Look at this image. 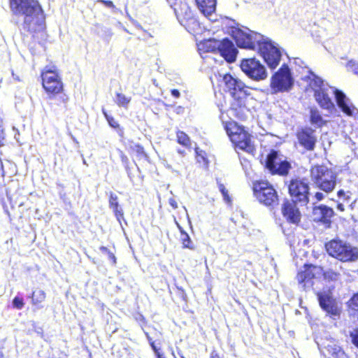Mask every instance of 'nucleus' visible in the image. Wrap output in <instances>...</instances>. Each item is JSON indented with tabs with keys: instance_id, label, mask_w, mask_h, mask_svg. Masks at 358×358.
Masks as SVG:
<instances>
[{
	"instance_id": "ea45409f",
	"label": "nucleus",
	"mask_w": 358,
	"mask_h": 358,
	"mask_svg": "<svg viewBox=\"0 0 358 358\" xmlns=\"http://www.w3.org/2000/svg\"><path fill=\"white\" fill-rule=\"evenodd\" d=\"M171 94L174 98H179L180 96V93L178 90L173 89L171 90Z\"/></svg>"
},
{
	"instance_id": "c03bdc74",
	"label": "nucleus",
	"mask_w": 358,
	"mask_h": 358,
	"mask_svg": "<svg viewBox=\"0 0 358 358\" xmlns=\"http://www.w3.org/2000/svg\"><path fill=\"white\" fill-rule=\"evenodd\" d=\"M99 250H100V251H101V252H103V253H106V254H107V255H108V253L110 252V250H109L106 247H105V246H101V247L99 248Z\"/></svg>"
},
{
	"instance_id": "aec40b11",
	"label": "nucleus",
	"mask_w": 358,
	"mask_h": 358,
	"mask_svg": "<svg viewBox=\"0 0 358 358\" xmlns=\"http://www.w3.org/2000/svg\"><path fill=\"white\" fill-rule=\"evenodd\" d=\"M320 349L327 358H344L345 357V354L338 345V341L333 338L323 341Z\"/></svg>"
},
{
	"instance_id": "412c9836",
	"label": "nucleus",
	"mask_w": 358,
	"mask_h": 358,
	"mask_svg": "<svg viewBox=\"0 0 358 358\" xmlns=\"http://www.w3.org/2000/svg\"><path fill=\"white\" fill-rule=\"evenodd\" d=\"M297 203L285 200L282 205L283 217L290 223L297 224L301 220V213L296 206Z\"/></svg>"
},
{
	"instance_id": "37998d69",
	"label": "nucleus",
	"mask_w": 358,
	"mask_h": 358,
	"mask_svg": "<svg viewBox=\"0 0 358 358\" xmlns=\"http://www.w3.org/2000/svg\"><path fill=\"white\" fill-rule=\"evenodd\" d=\"M152 349L153 350V351L155 352V355H157L159 354L160 352H159V350L156 347V345H155V342H150V343Z\"/></svg>"
},
{
	"instance_id": "20e7f679",
	"label": "nucleus",
	"mask_w": 358,
	"mask_h": 358,
	"mask_svg": "<svg viewBox=\"0 0 358 358\" xmlns=\"http://www.w3.org/2000/svg\"><path fill=\"white\" fill-rule=\"evenodd\" d=\"M223 88L229 93L234 101L231 103L234 109L245 106V100L248 93V87L241 80L230 74H225L222 78Z\"/></svg>"
},
{
	"instance_id": "2f4dec72",
	"label": "nucleus",
	"mask_w": 358,
	"mask_h": 358,
	"mask_svg": "<svg viewBox=\"0 0 358 358\" xmlns=\"http://www.w3.org/2000/svg\"><path fill=\"white\" fill-rule=\"evenodd\" d=\"M348 71H352L354 74L358 76V62L355 60H350L347 64Z\"/></svg>"
},
{
	"instance_id": "603ef678",
	"label": "nucleus",
	"mask_w": 358,
	"mask_h": 358,
	"mask_svg": "<svg viewBox=\"0 0 358 358\" xmlns=\"http://www.w3.org/2000/svg\"><path fill=\"white\" fill-rule=\"evenodd\" d=\"M12 76H13V79H14V80H17V81H19V80H20L19 77H18L17 76H16V75L14 73V72H13V71H12Z\"/></svg>"
},
{
	"instance_id": "2eb2a0df",
	"label": "nucleus",
	"mask_w": 358,
	"mask_h": 358,
	"mask_svg": "<svg viewBox=\"0 0 358 358\" xmlns=\"http://www.w3.org/2000/svg\"><path fill=\"white\" fill-rule=\"evenodd\" d=\"M266 168L272 174L286 176L291 168L289 162L282 160L275 150H271L266 158Z\"/></svg>"
},
{
	"instance_id": "423d86ee",
	"label": "nucleus",
	"mask_w": 358,
	"mask_h": 358,
	"mask_svg": "<svg viewBox=\"0 0 358 358\" xmlns=\"http://www.w3.org/2000/svg\"><path fill=\"white\" fill-rule=\"evenodd\" d=\"M328 254L342 262H355L358 260V248L349 243L334 239L325 245Z\"/></svg>"
},
{
	"instance_id": "09e8293b",
	"label": "nucleus",
	"mask_w": 358,
	"mask_h": 358,
	"mask_svg": "<svg viewBox=\"0 0 358 358\" xmlns=\"http://www.w3.org/2000/svg\"><path fill=\"white\" fill-rule=\"evenodd\" d=\"M337 208L338 210H339L340 211H343L345 210L344 208V206L342 204V203H338L337 205Z\"/></svg>"
},
{
	"instance_id": "1a4fd4ad",
	"label": "nucleus",
	"mask_w": 358,
	"mask_h": 358,
	"mask_svg": "<svg viewBox=\"0 0 358 358\" xmlns=\"http://www.w3.org/2000/svg\"><path fill=\"white\" fill-rule=\"evenodd\" d=\"M294 85V78L288 66L284 64L271 78V94L289 92Z\"/></svg>"
},
{
	"instance_id": "13d9d810",
	"label": "nucleus",
	"mask_w": 358,
	"mask_h": 358,
	"mask_svg": "<svg viewBox=\"0 0 358 358\" xmlns=\"http://www.w3.org/2000/svg\"><path fill=\"white\" fill-rule=\"evenodd\" d=\"M178 152L180 154H181V155H182V154L184 153V151L180 150H178Z\"/></svg>"
},
{
	"instance_id": "cd10ccee",
	"label": "nucleus",
	"mask_w": 358,
	"mask_h": 358,
	"mask_svg": "<svg viewBox=\"0 0 358 358\" xmlns=\"http://www.w3.org/2000/svg\"><path fill=\"white\" fill-rule=\"evenodd\" d=\"M180 239L183 245V248H189L190 250L194 249V245L187 233H183V235L180 236Z\"/></svg>"
},
{
	"instance_id": "58836bf2",
	"label": "nucleus",
	"mask_w": 358,
	"mask_h": 358,
	"mask_svg": "<svg viewBox=\"0 0 358 358\" xmlns=\"http://www.w3.org/2000/svg\"><path fill=\"white\" fill-rule=\"evenodd\" d=\"M169 203L173 209H176L178 208V203L173 198H170L169 199Z\"/></svg>"
},
{
	"instance_id": "4d7b16f0",
	"label": "nucleus",
	"mask_w": 358,
	"mask_h": 358,
	"mask_svg": "<svg viewBox=\"0 0 358 358\" xmlns=\"http://www.w3.org/2000/svg\"><path fill=\"white\" fill-rule=\"evenodd\" d=\"M1 169H2V173L3 175L4 174V171H3V163L1 162Z\"/></svg>"
},
{
	"instance_id": "0eeeda50",
	"label": "nucleus",
	"mask_w": 358,
	"mask_h": 358,
	"mask_svg": "<svg viewBox=\"0 0 358 358\" xmlns=\"http://www.w3.org/2000/svg\"><path fill=\"white\" fill-rule=\"evenodd\" d=\"M225 131L236 148L253 155L255 149L251 142L250 135L234 122H226Z\"/></svg>"
},
{
	"instance_id": "6e6552de",
	"label": "nucleus",
	"mask_w": 358,
	"mask_h": 358,
	"mask_svg": "<svg viewBox=\"0 0 358 358\" xmlns=\"http://www.w3.org/2000/svg\"><path fill=\"white\" fill-rule=\"evenodd\" d=\"M199 50H203L206 52L217 50L220 55L229 63H232L236 60L238 53V50L234 43L228 38H224L222 41H206L199 44Z\"/></svg>"
},
{
	"instance_id": "9d476101",
	"label": "nucleus",
	"mask_w": 358,
	"mask_h": 358,
	"mask_svg": "<svg viewBox=\"0 0 358 358\" xmlns=\"http://www.w3.org/2000/svg\"><path fill=\"white\" fill-rule=\"evenodd\" d=\"M253 194L258 201L269 208L278 204V196L273 187L266 181H259L253 185Z\"/></svg>"
},
{
	"instance_id": "79ce46f5",
	"label": "nucleus",
	"mask_w": 358,
	"mask_h": 358,
	"mask_svg": "<svg viewBox=\"0 0 358 358\" xmlns=\"http://www.w3.org/2000/svg\"><path fill=\"white\" fill-rule=\"evenodd\" d=\"M108 259L113 262V264L116 263V258L115 255L110 251L108 253Z\"/></svg>"
},
{
	"instance_id": "473e14b6",
	"label": "nucleus",
	"mask_w": 358,
	"mask_h": 358,
	"mask_svg": "<svg viewBox=\"0 0 358 358\" xmlns=\"http://www.w3.org/2000/svg\"><path fill=\"white\" fill-rule=\"evenodd\" d=\"M219 189L223 196L224 200L227 203L230 202L231 199L228 194V191L223 184H219Z\"/></svg>"
},
{
	"instance_id": "a19ab883",
	"label": "nucleus",
	"mask_w": 358,
	"mask_h": 358,
	"mask_svg": "<svg viewBox=\"0 0 358 358\" xmlns=\"http://www.w3.org/2000/svg\"><path fill=\"white\" fill-rule=\"evenodd\" d=\"M315 197L317 201H322L324 198V195L322 192H316L315 194Z\"/></svg>"
},
{
	"instance_id": "49530a36",
	"label": "nucleus",
	"mask_w": 358,
	"mask_h": 358,
	"mask_svg": "<svg viewBox=\"0 0 358 358\" xmlns=\"http://www.w3.org/2000/svg\"><path fill=\"white\" fill-rule=\"evenodd\" d=\"M3 343L0 342V358H3Z\"/></svg>"
},
{
	"instance_id": "e433bc0d",
	"label": "nucleus",
	"mask_w": 358,
	"mask_h": 358,
	"mask_svg": "<svg viewBox=\"0 0 358 358\" xmlns=\"http://www.w3.org/2000/svg\"><path fill=\"white\" fill-rule=\"evenodd\" d=\"M97 2L101 3L108 8H115L113 1L109 0H98Z\"/></svg>"
},
{
	"instance_id": "f3484780",
	"label": "nucleus",
	"mask_w": 358,
	"mask_h": 358,
	"mask_svg": "<svg viewBox=\"0 0 358 358\" xmlns=\"http://www.w3.org/2000/svg\"><path fill=\"white\" fill-rule=\"evenodd\" d=\"M317 296L322 309L330 315L334 320H336V317L340 315V310L331 294L326 292H318Z\"/></svg>"
},
{
	"instance_id": "b1692460",
	"label": "nucleus",
	"mask_w": 358,
	"mask_h": 358,
	"mask_svg": "<svg viewBox=\"0 0 358 358\" xmlns=\"http://www.w3.org/2000/svg\"><path fill=\"white\" fill-rule=\"evenodd\" d=\"M310 122L312 125L317 128L322 127L326 123V121L323 120L320 112L317 108H310Z\"/></svg>"
},
{
	"instance_id": "c756f323",
	"label": "nucleus",
	"mask_w": 358,
	"mask_h": 358,
	"mask_svg": "<svg viewBox=\"0 0 358 358\" xmlns=\"http://www.w3.org/2000/svg\"><path fill=\"white\" fill-rule=\"evenodd\" d=\"M323 274L326 279L331 281H336L340 277V273L333 271L332 269H329L324 271Z\"/></svg>"
},
{
	"instance_id": "dca6fc26",
	"label": "nucleus",
	"mask_w": 358,
	"mask_h": 358,
	"mask_svg": "<svg viewBox=\"0 0 358 358\" xmlns=\"http://www.w3.org/2000/svg\"><path fill=\"white\" fill-rule=\"evenodd\" d=\"M321 272L322 268L320 267L306 264L304 266V271L299 272L296 275V279L301 289L306 291L312 287L313 279L316 277V275L320 274Z\"/></svg>"
},
{
	"instance_id": "a878e982",
	"label": "nucleus",
	"mask_w": 358,
	"mask_h": 358,
	"mask_svg": "<svg viewBox=\"0 0 358 358\" xmlns=\"http://www.w3.org/2000/svg\"><path fill=\"white\" fill-rule=\"evenodd\" d=\"M130 101H131L130 97L126 96L124 94H123L122 93L116 94L115 103L119 106H122V107L126 108V107H127Z\"/></svg>"
},
{
	"instance_id": "f8f14e48",
	"label": "nucleus",
	"mask_w": 358,
	"mask_h": 358,
	"mask_svg": "<svg viewBox=\"0 0 358 358\" xmlns=\"http://www.w3.org/2000/svg\"><path fill=\"white\" fill-rule=\"evenodd\" d=\"M41 78L43 87L50 99H52L63 90V83L55 70L46 67L42 71Z\"/></svg>"
},
{
	"instance_id": "72a5a7b5",
	"label": "nucleus",
	"mask_w": 358,
	"mask_h": 358,
	"mask_svg": "<svg viewBox=\"0 0 358 358\" xmlns=\"http://www.w3.org/2000/svg\"><path fill=\"white\" fill-rule=\"evenodd\" d=\"M13 306L17 310H21L24 306L23 299L18 296H15L13 300Z\"/></svg>"
},
{
	"instance_id": "f03ea898",
	"label": "nucleus",
	"mask_w": 358,
	"mask_h": 358,
	"mask_svg": "<svg viewBox=\"0 0 358 358\" xmlns=\"http://www.w3.org/2000/svg\"><path fill=\"white\" fill-rule=\"evenodd\" d=\"M10 12L22 18V28L32 34L43 33L45 29V15L38 0H9Z\"/></svg>"
},
{
	"instance_id": "39448f33",
	"label": "nucleus",
	"mask_w": 358,
	"mask_h": 358,
	"mask_svg": "<svg viewBox=\"0 0 358 358\" xmlns=\"http://www.w3.org/2000/svg\"><path fill=\"white\" fill-rule=\"evenodd\" d=\"M310 178L315 187L329 194L336 187L337 175L324 165H316L310 169Z\"/></svg>"
},
{
	"instance_id": "f704fd0d",
	"label": "nucleus",
	"mask_w": 358,
	"mask_h": 358,
	"mask_svg": "<svg viewBox=\"0 0 358 358\" xmlns=\"http://www.w3.org/2000/svg\"><path fill=\"white\" fill-rule=\"evenodd\" d=\"M352 343L358 348V329H354L350 333Z\"/></svg>"
},
{
	"instance_id": "5fc2aeb1",
	"label": "nucleus",
	"mask_w": 358,
	"mask_h": 358,
	"mask_svg": "<svg viewBox=\"0 0 358 358\" xmlns=\"http://www.w3.org/2000/svg\"><path fill=\"white\" fill-rule=\"evenodd\" d=\"M183 208H184V210H185V212H186V215H187V220H188V221L189 222V220H189V214H188V213H187V210L186 207H185V206L183 207Z\"/></svg>"
},
{
	"instance_id": "4468645a",
	"label": "nucleus",
	"mask_w": 358,
	"mask_h": 358,
	"mask_svg": "<svg viewBox=\"0 0 358 358\" xmlns=\"http://www.w3.org/2000/svg\"><path fill=\"white\" fill-rule=\"evenodd\" d=\"M181 24L187 27L192 25V28L199 25L198 21L194 17L192 10L185 2H180L179 4L176 3V0H166Z\"/></svg>"
},
{
	"instance_id": "a18cd8bd",
	"label": "nucleus",
	"mask_w": 358,
	"mask_h": 358,
	"mask_svg": "<svg viewBox=\"0 0 358 358\" xmlns=\"http://www.w3.org/2000/svg\"><path fill=\"white\" fill-rule=\"evenodd\" d=\"M337 195L339 198H341L343 196H345V192H344V190L343 189H340L338 192H337Z\"/></svg>"
},
{
	"instance_id": "7ed1b4c3",
	"label": "nucleus",
	"mask_w": 358,
	"mask_h": 358,
	"mask_svg": "<svg viewBox=\"0 0 358 358\" xmlns=\"http://www.w3.org/2000/svg\"><path fill=\"white\" fill-rule=\"evenodd\" d=\"M311 75L313 79L310 85L314 90L315 99L321 108L331 112L335 106L331 96L334 95L336 103L341 110L348 115H353L357 109L342 91L329 86L313 72Z\"/></svg>"
},
{
	"instance_id": "7c9ffc66",
	"label": "nucleus",
	"mask_w": 358,
	"mask_h": 358,
	"mask_svg": "<svg viewBox=\"0 0 358 358\" xmlns=\"http://www.w3.org/2000/svg\"><path fill=\"white\" fill-rule=\"evenodd\" d=\"M349 308L353 310H358V293L355 294L352 298L350 299L349 302Z\"/></svg>"
},
{
	"instance_id": "393cba45",
	"label": "nucleus",
	"mask_w": 358,
	"mask_h": 358,
	"mask_svg": "<svg viewBox=\"0 0 358 358\" xmlns=\"http://www.w3.org/2000/svg\"><path fill=\"white\" fill-rule=\"evenodd\" d=\"M45 299V293L44 291L39 289L33 292L32 293V303L33 305L38 306L42 303Z\"/></svg>"
},
{
	"instance_id": "9b49d317",
	"label": "nucleus",
	"mask_w": 358,
	"mask_h": 358,
	"mask_svg": "<svg viewBox=\"0 0 358 358\" xmlns=\"http://www.w3.org/2000/svg\"><path fill=\"white\" fill-rule=\"evenodd\" d=\"M291 201L301 206H306L309 201L310 188L305 179H292L288 186Z\"/></svg>"
},
{
	"instance_id": "ddd939ff",
	"label": "nucleus",
	"mask_w": 358,
	"mask_h": 358,
	"mask_svg": "<svg viewBox=\"0 0 358 358\" xmlns=\"http://www.w3.org/2000/svg\"><path fill=\"white\" fill-rule=\"evenodd\" d=\"M241 69L249 78L255 81L265 80L268 76L265 66L255 58L243 59Z\"/></svg>"
},
{
	"instance_id": "6e6d98bb",
	"label": "nucleus",
	"mask_w": 358,
	"mask_h": 358,
	"mask_svg": "<svg viewBox=\"0 0 358 358\" xmlns=\"http://www.w3.org/2000/svg\"><path fill=\"white\" fill-rule=\"evenodd\" d=\"M156 356L157 357V358H165L162 354H161L160 352L157 355H156Z\"/></svg>"
},
{
	"instance_id": "6ab92c4d",
	"label": "nucleus",
	"mask_w": 358,
	"mask_h": 358,
	"mask_svg": "<svg viewBox=\"0 0 358 358\" xmlns=\"http://www.w3.org/2000/svg\"><path fill=\"white\" fill-rule=\"evenodd\" d=\"M334 215V210L325 205L316 206L313 209V220L315 222L321 223L325 228H329L331 218Z\"/></svg>"
},
{
	"instance_id": "4be33fe9",
	"label": "nucleus",
	"mask_w": 358,
	"mask_h": 358,
	"mask_svg": "<svg viewBox=\"0 0 358 358\" xmlns=\"http://www.w3.org/2000/svg\"><path fill=\"white\" fill-rule=\"evenodd\" d=\"M200 12L210 20H214L211 17L215 12L216 0H195Z\"/></svg>"
},
{
	"instance_id": "864d4df0",
	"label": "nucleus",
	"mask_w": 358,
	"mask_h": 358,
	"mask_svg": "<svg viewBox=\"0 0 358 358\" xmlns=\"http://www.w3.org/2000/svg\"><path fill=\"white\" fill-rule=\"evenodd\" d=\"M145 336L150 343V342H153L148 333H145Z\"/></svg>"
},
{
	"instance_id": "8fccbe9b",
	"label": "nucleus",
	"mask_w": 358,
	"mask_h": 358,
	"mask_svg": "<svg viewBox=\"0 0 358 358\" xmlns=\"http://www.w3.org/2000/svg\"><path fill=\"white\" fill-rule=\"evenodd\" d=\"M176 224H177V226H178V229H179V230H180V231L181 236H182V235H183V233H186V232H185V230L182 229V227H180V225L178 223H176Z\"/></svg>"
},
{
	"instance_id": "bb28decb",
	"label": "nucleus",
	"mask_w": 358,
	"mask_h": 358,
	"mask_svg": "<svg viewBox=\"0 0 358 358\" xmlns=\"http://www.w3.org/2000/svg\"><path fill=\"white\" fill-rule=\"evenodd\" d=\"M177 139L178 143L185 146L188 147L190 145V140L189 136L183 131H178L177 132Z\"/></svg>"
},
{
	"instance_id": "c9c22d12",
	"label": "nucleus",
	"mask_w": 358,
	"mask_h": 358,
	"mask_svg": "<svg viewBox=\"0 0 358 358\" xmlns=\"http://www.w3.org/2000/svg\"><path fill=\"white\" fill-rule=\"evenodd\" d=\"M5 134L3 129V120L0 117V148L4 145Z\"/></svg>"
},
{
	"instance_id": "c85d7f7f",
	"label": "nucleus",
	"mask_w": 358,
	"mask_h": 358,
	"mask_svg": "<svg viewBox=\"0 0 358 358\" xmlns=\"http://www.w3.org/2000/svg\"><path fill=\"white\" fill-rule=\"evenodd\" d=\"M102 113L106 117L108 124L114 129H119L120 124H118L117 121L112 116L108 114L105 108H102Z\"/></svg>"
},
{
	"instance_id": "4c0bfd02",
	"label": "nucleus",
	"mask_w": 358,
	"mask_h": 358,
	"mask_svg": "<svg viewBox=\"0 0 358 358\" xmlns=\"http://www.w3.org/2000/svg\"><path fill=\"white\" fill-rule=\"evenodd\" d=\"M136 152L138 154L139 157H146V154H145L144 149L142 146L136 145Z\"/></svg>"
},
{
	"instance_id": "f257e3e1",
	"label": "nucleus",
	"mask_w": 358,
	"mask_h": 358,
	"mask_svg": "<svg viewBox=\"0 0 358 358\" xmlns=\"http://www.w3.org/2000/svg\"><path fill=\"white\" fill-rule=\"evenodd\" d=\"M233 37L238 47L257 50L271 69L279 64L281 52L268 38L248 28L245 30L236 29L233 31Z\"/></svg>"
},
{
	"instance_id": "3c124183",
	"label": "nucleus",
	"mask_w": 358,
	"mask_h": 358,
	"mask_svg": "<svg viewBox=\"0 0 358 358\" xmlns=\"http://www.w3.org/2000/svg\"><path fill=\"white\" fill-rule=\"evenodd\" d=\"M61 99L63 103H66L68 100V97L66 95H63L62 96H61Z\"/></svg>"
},
{
	"instance_id": "de8ad7c7",
	"label": "nucleus",
	"mask_w": 358,
	"mask_h": 358,
	"mask_svg": "<svg viewBox=\"0 0 358 358\" xmlns=\"http://www.w3.org/2000/svg\"><path fill=\"white\" fill-rule=\"evenodd\" d=\"M210 358H221V357L218 355V354L216 352L213 351L211 353Z\"/></svg>"
},
{
	"instance_id": "5701e85b",
	"label": "nucleus",
	"mask_w": 358,
	"mask_h": 358,
	"mask_svg": "<svg viewBox=\"0 0 358 358\" xmlns=\"http://www.w3.org/2000/svg\"><path fill=\"white\" fill-rule=\"evenodd\" d=\"M106 194L109 195V208L113 210L117 220L120 222V219L123 217L124 213L119 204L118 196L113 192Z\"/></svg>"
},
{
	"instance_id": "a211bd4d",
	"label": "nucleus",
	"mask_w": 358,
	"mask_h": 358,
	"mask_svg": "<svg viewBox=\"0 0 358 358\" xmlns=\"http://www.w3.org/2000/svg\"><path fill=\"white\" fill-rule=\"evenodd\" d=\"M299 144L307 151H313L317 143L315 131L310 127H305L296 133Z\"/></svg>"
}]
</instances>
